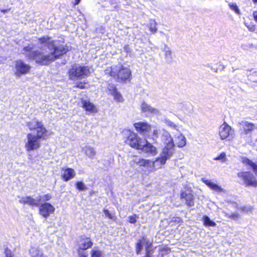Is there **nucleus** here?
Returning <instances> with one entry per match:
<instances>
[{
  "instance_id": "obj_6",
  "label": "nucleus",
  "mask_w": 257,
  "mask_h": 257,
  "mask_svg": "<svg viewBox=\"0 0 257 257\" xmlns=\"http://www.w3.org/2000/svg\"><path fill=\"white\" fill-rule=\"evenodd\" d=\"M122 134L126 144L132 148L139 149L140 144H142L144 139L140 138L137 134L128 130H123Z\"/></svg>"
},
{
  "instance_id": "obj_30",
  "label": "nucleus",
  "mask_w": 257,
  "mask_h": 257,
  "mask_svg": "<svg viewBox=\"0 0 257 257\" xmlns=\"http://www.w3.org/2000/svg\"><path fill=\"white\" fill-rule=\"evenodd\" d=\"M91 257H104V253L101 250L94 248L91 251Z\"/></svg>"
},
{
  "instance_id": "obj_44",
  "label": "nucleus",
  "mask_w": 257,
  "mask_h": 257,
  "mask_svg": "<svg viewBox=\"0 0 257 257\" xmlns=\"http://www.w3.org/2000/svg\"><path fill=\"white\" fill-rule=\"evenodd\" d=\"M5 254L6 257H13L14 253L12 252V251L8 248L6 249Z\"/></svg>"
},
{
  "instance_id": "obj_28",
  "label": "nucleus",
  "mask_w": 257,
  "mask_h": 257,
  "mask_svg": "<svg viewBox=\"0 0 257 257\" xmlns=\"http://www.w3.org/2000/svg\"><path fill=\"white\" fill-rule=\"evenodd\" d=\"M242 162L245 165L249 166L251 167L253 172L257 176V165L253 163L252 161L248 159L244 158L243 159Z\"/></svg>"
},
{
  "instance_id": "obj_49",
  "label": "nucleus",
  "mask_w": 257,
  "mask_h": 257,
  "mask_svg": "<svg viewBox=\"0 0 257 257\" xmlns=\"http://www.w3.org/2000/svg\"><path fill=\"white\" fill-rule=\"evenodd\" d=\"M241 209L243 211L248 212L251 211L252 208L250 206H243Z\"/></svg>"
},
{
  "instance_id": "obj_24",
  "label": "nucleus",
  "mask_w": 257,
  "mask_h": 257,
  "mask_svg": "<svg viewBox=\"0 0 257 257\" xmlns=\"http://www.w3.org/2000/svg\"><path fill=\"white\" fill-rule=\"evenodd\" d=\"M29 254L31 257H47L38 246H32L29 249Z\"/></svg>"
},
{
  "instance_id": "obj_19",
  "label": "nucleus",
  "mask_w": 257,
  "mask_h": 257,
  "mask_svg": "<svg viewBox=\"0 0 257 257\" xmlns=\"http://www.w3.org/2000/svg\"><path fill=\"white\" fill-rule=\"evenodd\" d=\"M174 136V142L176 145L179 148L184 147L186 144V140L185 137L178 130L174 132H172Z\"/></svg>"
},
{
  "instance_id": "obj_48",
  "label": "nucleus",
  "mask_w": 257,
  "mask_h": 257,
  "mask_svg": "<svg viewBox=\"0 0 257 257\" xmlns=\"http://www.w3.org/2000/svg\"><path fill=\"white\" fill-rule=\"evenodd\" d=\"M245 26L247 27L249 31L253 32L255 30V26L253 25H247L245 24Z\"/></svg>"
},
{
  "instance_id": "obj_31",
  "label": "nucleus",
  "mask_w": 257,
  "mask_h": 257,
  "mask_svg": "<svg viewBox=\"0 0 257 257\" xmlns=\"http://www.w3.org/2000/svg\"><path fill=\"white\" fill-rule=\"evenodd\" d=\"M182 109L185 113H190L192 111L193 108L192 105L190 103L186 102L182 104Z\"/></svg>"
},
{
  "instance_id": "obj_43",
  "label": "nucleus",
  "mask_w": 257,
  "mask_h": 257,
  "mask_svg": "<svg viewBox=\"0 0 257 257\" xmlns=\"http://www.w3.org/2000/svg\"><path fill=\"white\" fill-rule=\"evenodd\" d=\"M78 254L79 257H87V253L81 249H78Z\"/></svg>"
},
{
  "instance_id": "obj_38",
  "label": "nucleus",
  "mask_w": 257,
  "mask_h": 257,
  "mask_svg": "<svg viewBox=\"0 0 257 257\" xmlns=\"http://www.w3.org/2000/svg\"><path fill=\"white\" fill-rule=\"evenodd\" d=\"M229 6L230 8V9L234 11L236 13H237V14H240V11L236 4L230 3L229 4Z\"/></svg>"
},
{
  "instance_id": "obj_39",
  "label": "nucleus",
  "mask_w": 257,
  "mask_h": 257,
  "mask_svg": "<svg viewBox=\"0 0 257 257\" xmlns=\"http://www.w3.org/2000/svg\"><path fill=\"white\" fill-rule=\"evenodd\" d=\"M226 216L232 219H237L239 217V214L237 212L232 213L231 214L226 213Z\"/></svg>"
},
{
  "instance_id": "obj_35",
  "label": "nucleus",
  "mask_w": 257,
  "mask_h": 257,
  "mask_svg": "<svg viewBox=\"0 0 257 257\" xmlns=\"http://www.w3.org/2000/svg\"><path fill=\"white\" fill-rule=\"evenodd\" d=\"M111 95L113 96L114 99L117 102H122L123 100L122 95L117 91L113 92V93L111 94Z\"/></svg>"
},
{
  "instance_id": "obj_3",
  "label": "nucleus",
  "mask_w": 257,
  "mask_h": 257,
  "mask_svg": "<svg viewBox=\"0 0 257 257\" xmlns=\"http://www.w3.org/2000/svg\"><path fill=\"white\" fill-rule=\"evenodd\" d=\"M47 137V134H36L32 133L27 135L25 143V148L27 152L35 151L41 147V139L45 140Z\"/></svg>"
},
{
  "instance_id": "obj_10",
  "label": "nucleus",
  "mask_w": 257,
  "mask_h": 257,
  "mask_svg": "<svg viewBox=\"0 0 257 257\" xmlns=\"http://www.w3.org/2000/svg\"><path fill=\"white\" fill-rule=\"evenodd\" d=\"M219 135L221 140L228 139L230 140L233 137L234 131L226 122H224L219 128Z\"/></svg>"
},
{
  "instance_id": "obj_7",
  "label": "nucleus",
  "mask_w": 257,
  "mask_h": 257,
  "mask_svg": "<svg viewBox=\"0 0 257 257\" xmlns=\"http://www.w3.org/2000/svg\"><path fill=\"white\" fill-rule=\"evenodd\" d=\"M175 153L174 147L169 145L167 147H164L159 156L154 161L155 165L161 167L165 164L167 160L170 159Z\"/></svg>"
},
{
  "instance_id": "obj_4",
  "label": "nucleus",
  "mask_w": 257,
  "mask_h": 257,
  "mask_svg": "<svg viewBox=\"0 0 257 257\" xmlns=\"http://www.w3.org/2000/svg\"><path fill=\"white\" fill-rule=\"evenodd\" d=\"M39 43L45 44L49 50L52 51V53L56 55V59H58L60 56L65 54L69 51V47L66 45L56 46L54 41L48 37L40 38L39 39Z\"/></svg>"
},
{
  "instance_id": "obj_13",
  "label": "nucleus",
  "mask_w": 257,
  "mask_h": 257,
  "mask_svg": "<svg viewBox=\"0 0 257 257\" xmlns=\"http://www.w3.org/2000/svg\"><path fill=\"white\" fill-rule=\"evenodd\" d=\"M15 75L20 76L28 73L31 69L30 65L26 64L22 60H18L15 62Z\"/></svg>"
},
{
  "instance_id": "obj_29",
  "label": "nucleus",
  "mask_w": 257,
  "mask_h": 257,
  "mask_svg": "<svg viewBox=\"0 0 257 257\" xmlns=\"http://www.w3.org/2000/svg\"><path fill=\"white\" fill-rule=\"evenodd\" d=\"M146 243L147 244V245H149V243H150V242H147L146 239L144 238H143V239H140L139 241V242L137 243L136 251L137 254H139L141 252V250L143 249V245Z\"/></svg>"
},
{
  "instance_id": "obj_32",
  "label": "nucleus",
  "mask_w": 257,
  "mask_h": 257,
  "mask_svg": "<svg viewBox=\"0 0 257 257\" xmlns=\"http://www.w3.org/2000/svg\"><path fill=\"white\" fill-rule=\"evenodd\" d=\"M203 220L204 224L206 226H215L216 225V223L212 220H211L207 216L203 217Z\"/></svg>"
},
{
  "instance_id": "obj_15",
  "label": "nucleus",
  "mask_w": 257,
  "mask_h": 257,
  "mask_svg": "<svg viewBox=\"0 0 257 257\" xmlns=\"http://www.w3.org/2000/svg\"><path fill=\"white\" fill-rule=\"evenodd\" d=\"M134 125L140 134L144 136H147L151 131V125L146 122L140 121L135 123Z\"/></svg>"
},
{
  "instance_id": "obj_37",
  "label": "nucleus",
  "mask_w": 257,
  "mask_h": 257,
  "mask_svg": "<svg viewBox=\"0 0 257 257\" xmlns=\"http://www.w3.org/2000/svg\"><path fill=\"white\" fill-rule=\"evenodd\" d=\"M214 160L220 161L221 162H225L226 160V154L225 153H221L218 157L214 159Z\"/></svg>"
},
{
  "instance_id": "obj_51",
  "label": "nucleus",
  "mask_w": 257,
  "mask_h": 257,
  "mask_svg": "<svg viewBox=\"0 0 257 257\" xmlns=\"http://www.w3.org/2000/svg\"><path fill=\"white\" fill-rule=\"evenodd\" d=\"M77 87L78 88H79L80 89H83L84 88V85L82 84V83H79L77 85Z\"/></svg>"
},
{
  "instance_id": "obj_50",
  "label": "nucleus",
  "mask_w": 257,
  "mask_h": 257,
  "mask_svg": "<svg viewBox=\"0 0 257 257\" xmlns=\"http://www.w3.org/2000/svg\"><path fill=\"white\" fill-rule=\"evenodd\" d=\"M253 17L254 21L257 22V11H254L253 13Z\"/></svg>"
},
{
  "instance_id": "obj_20",
  "label": "nucleus",
  "mask_w": 257,
  "mask_h": 257,
  "mask_svg": "<svg viewBox=\"0 0 257 257\" xmlns=\"http://www.w3.org/2000/svg\"><path fill=\"white\" fill-rule=\"evenodd\" d=\"M201 181L214 191H216L218 193L226 192V191L224 189L221 188V186L214 183L211 180L207 179L205 178H202L201 179Z\"/></svg>"
},
{
  "instance_id": "obj_36",
  "label": "nucleus",
  "mask_w": 257,
  "mask_h": 257,
  "mask_svg": "<svg viewBox=\"0 0 257 257\" xmlns=\"http://www.w3.org/2000/svg\"><path fill=\"white\" fill-rule=\"evenodd\" d=\"M76 187L77 189L80 191L86 190L87 188L85 184L82 181H78L76 183Z\"/></svg>"
},
{
  "instance_id": "obj_53",
  "label": "nucleus",
  "mask_w": 257,
  "mask_h": 257,
  "mask_svg": "<svg viewBox=\"0 0 257 257\" xmlns=\"http://www.w3.org/2000/svg\"><path fill=\"white\" fill-rule=\"evenodd\" d=\"M180 220V218H179V217H177V218H176V220H175V221H179V220Z\"/></svg>"
},
{
  "instance_id": "obj_23",
  "label": "nucleus",
  "mask_w": 257,
  "mask_h": 257,
  "mask_svg": "<svg viewBox=\"0 0 257 257\" xmlns=\"http://www.w3.org/2000/svg\"><path fill=\"white\" fill-rule=\"evenodd\" d=\"M181 197L185 199L187 205H193V195L190 190L186 189L185 191H183L181 194Z\"/></svg>"
},
{
  "instance_id": "obj_42",
  "label": "nucleus",
  "mask_w": 257,
  "mask_h": 257,
  "mask_svg": "<svg viewBox=\"0 0 257 257\" xmlns=\"http://www.w3.org/2000/svg\"><path fill=\"white\" fill-rule=\"evenodd\" d=\"M109 94H111L113 92L117 91L116 87L113 85L109 84L108 86Z\"/></svg>"
},
{
  "instance_id": "obj_11",
  "label": "nucleus",
  "mask_w": 257,
  "mask_h": 257,
  "mask_svg": "<svg viewBox=\"0 0 257 257\" xmlns=\"http://www.w3.org/2000/svg\"><path fill=\"white\" fill-rule=\"evenodd\" d=\"M140 110L142 113H146V114L148 116H159L161 114L159 109L152 107L151 105L145 101L141 102L140 104Z\"/></svg>"
},
{
  "instance_id": "obj_2",
  "label": "nucleus",
  "mask_w": 257,
  "mask_h": 257,
  "mask_svg": "<svg viewBox=\"0 0 257 257\" xmlns=\"http://www.w3.org/2000/svg\"><path fill=\"white\" fill-rule=\"evenodd\" d=\"M105 73L120 82H130L132 78L131 69L120 64L107 68Z\"/></svg>"
},
{
  "instance_id": "obj_46",
  "label": "nucleus",
  "mask_w": 257,
  "mask_h": 257,
  "mask_svg": "<svg viewBox=\"0 0 257 257\" xmlns=\"http://www.w3.org/2000/svg\"><path fill=\"white\" fill-rule=\"evenodd\" d=\"M129 218V222L131 223H134L136 222V215H134L133 216H130L128 217Z\"/></svg>"
},
{
  "instance_id": "obj_54",
  "label": "nucleus",
  "mask_w": 257,
  "mask_h": 257,
  "mask_svg": "<svg viewBox=\"0 0 257 257\" xmlns=\"http://www.w3.org/2000/svg\"><path fill=\"white\" fill-rule=\"evenodd\" d=\"M254 3H257V0H252Z\"/></svg>"
},
{
  "instance_id": "obj_9",
  "label": "nucleus",
  "mask_w": 257,
  "mask_h": 257,
  "mask_svg": "<svg viewBox=\"0 0 257 257\" xmlns=\"http://www.w3.org/2000/svg\"><path fill=\"white\" fill-rule=\"evenodd\" d=\"M238 178L241 179L246 186L255 187L257 181L253 175L250 172H241L237 173Z\"/></svg>"
},
{
  "instance_id": "obj_52",
  "label": "nucleus",
  "mask_w": 257,
  "mask_h": 257,
  "mask_svg": "<svg viewBox=\"0 0 257 257\" xmlns=\"http://www.w3.org/2000/svg\"><path fill=\"white\" fill-rule=\"evenodd\" d=\"M81 0H75V5H77L79 4Z\"/></svg>"
},
{
  "instance_id": "obj_18",
  "label": "nucleus",
  "mask_w": 257,
  "mask_h": 257,
  "mask_svg": "<svg viewBox=\"0 0 257 257\" xmlns=\"http://www.w3.org/2000/svg\"><path fill=\"white\" fill-rule=\"evenodd\" d=\"M76 172L75 170L70 168H63L62 169L61 178L65 182H67L75 177Z\"/></svg>"
},
{
  "instance_id": "obj_17",
  "label": "nucleus",
  "mask_w": 257,
  "mask_h": 257,
  "mask_svg": "<svg viewBox=\"0 0 257 257\" xmlns=\"http://www.w3.org/2000/svg\"><path fill=\"white\" fill-rule=\"evenodd\" d=\"M81 105L82 108L89 113H95L98 112L96 106L89 99L82 98L81 100Z\"/></svg>"
},
{
  "instance_id": "obj_22",
  "label": "nucleus",
  "mask_w": 257,
  "mask_h": 257,
  "mask_svg": "<svg viewBox=\"0 0 257 257\" xmlns=\"http://www.w3.org/2000/svg\"><path fill=\"white\" fill-rule=\"evenodd\" d=\"M241 124L242 126L241 132V135L242 137H245V136L247 135L254 129L257 128L256 125L247 121H243Z\"/></svg>"
},
{
  "instance_id": "obj_8",
  "label": "nucleus",
  "mask_w": 257,
  "mask_h": 257,
  "mask_svg": "<svg viewBox=\"0 0 257 257\" xmlns=\"http://www.w3.org/2000/svg\"><path fill=\"white\" fill-rule=\"evenodd\" d=\"M26 126L30 131L36 130V134H47L48 131L42 122L37 119L27 122Z\"/></svg>"
},
{
  "instance_id": "obj_27",
  "label": "nucleus",
  "mask_w": 257,
  "mask_h": 257,
  "mask_svg": "<svg viewBox=\"0 0 257 257\" xmlns=\"http://www.w3.org/2000/svg\"><path fill=\"white\" fill-rule=\"evenodd\" d=\"M82 150L88 157L90 159L94 158L96 155V151L93 147L90 146H86L83 148Z\"/></svg>"
},
{
  "instance_id": "obj_34",
  "label": "nucleus",
  "mask_w": 257,
  "mask_h": 257,
  "mask_svg": "<svg viewBox=\"0 0 257 257\" xmlns=\"http://www.w3.org/2000/svg\"><path fill=\"white\" fill-rule=\"evenodd\" d=\"M38 199L39 200V203L41 201H46L50 200L52 196L50 194H47L44 195H40L37 197Z\"/></svg>"
},
{
  "instance_id": "obj_5",
  "label": "nucleus",
  "mask_w": 257,
  "mask_h": 257,
  "mask_svg": "<svg viewBox=\"0 0 257 257\" xmlns=\"http://www.w3.org/2000/svg\"><path fill=\"white\" fill-rule=\"evenodd\" d=\"M68 74L71 80L81 79L90 75V68L87 66L75 64L69 70Z\"/></svg>"
},
{
  "instance_id": "obj_26",
  "label": "nucleus",
  "mask_w": 257,
  "mask_h": 257,
  "mask_svg": "<svg viewBox=\"0 0 257 257\" xmlns=\"http://www.w3.org/2000/svg\"><path fill=\"white\" fill-rule=\"evenodd\" d=\"M93 244L92 241L89 238H82L80 239L78 242V249H81L84 250L90 248Z\"/></svg>"
},
{
  "instance_id": "obj_25",
  "label": "nucleus",
  "mask_w": 257,
  "mask_h": 257,
  "mask_svg": "<svg viewBox=\"0 0 257 257\" xmlns=\"http://www.w3.org/2000/svg\"><path fill=\"white\" fill-rule=\"evenodd\" d=\"M162 140L165 145L164 147H167L169 145L170 146L172 145V147H175L173 139L168 132H165L163 133L162 136Z\"/></svg>"
},
{
  "instance_id": "obj_21",
  "label": "nucleus",
  "mask_w": 257,
  "mask_h": 257,
  "mask_svg": "<svg viewBox=\"0 0 257 257\" xmlns=\"http://www.w3.org/2000/svg\"><path fill=\"white\" fill-rule=\"evenodd\" d=\"M19 202L21 204H27L32 207H38L39 205L38 197L33 198V197L29 196H24L20 198Z\"/></svg>"
},
{
  "instance_id": "obj_45",
  "label": "nucleus",
  "mask_w": 257,
  "mask_h": 257,
  "mask_svg": "<svg viewBox=\"0 0 257 257\" xmlns=\"http://www.w3.org/2000/svg\"><path fill=\"white\" fill-rule=\"evenodd\" d=\"M151 245V243H149V245L146 247V254L145 255V257H151L152 253L150 251V250L149 249V247Z\"/></svg>"
},
{
  "instance_id": "obj_33",
  "label": "nucleus",
  "mask_w": 257,
  "mask_h": 257,
  "mask_svg": "<svg viewBox=\"0 0 257 257\" xmlns=\"http://www.w3.org/2000/svg\"><path fill=\"white\" fill-rule=\"evenodd\" d=\"M149 29L152 33H155L156 32L157 29L156 28V22L155 20H150Z\"/></svg>"
},
{
  "instance_id": "obj_47",
  "label": "nucleus",
  "mask_w": 257,
  "mask_h": 257,
  "mask_svg": "<svg viewBox=\"0 0 257 257\" xmlns=\"http://www.w3.org/2000/svg\"><path fill=\"white\" fill-rule=\"evenodd\" d=\"M104 213L105 215L110 219L112 218V215L109 213V211L107 209H104Z\"/></svg>"
},
{
  "instance_id": "obj_1",
  "label": "nucleus",
  "mask_w": 257,
  "mask_h": 257,
  "mask_svg": "<svg viewBox=\"0 0 257 257\" xmlns=\"http://www.w3.org/2000/svg\"><path fill=\"white\" fill-rule=\"evenodd\" d=\"M40 51H32L34 48L33 44L29 45L24 47L22 53L24 54L29 59L35 60L36 63L41 65H47L56 60L55 54L52 51L47 49V47L44 44H41Z\"/></svg>"
},
{
  "instance_id": "obj_41",
  "label": "nucleus",
  "mask_w": 257,
  "mask_h": 257,
  "mask_svg": "<svg viewBox=\"0 0 257 257\" xmlns=\"http://www.w3.org/2000/svg\"><path fill=\"white\" fill-rule=\"evenodd\" d=\"M165 56L167 60L170 61L171 60L172 53L171 51L169 49V48H167V49L165 50Z\"/></svg>"
},
{
  "instance_id": "obj_14",
  "label": "nucleus",
  "mask_w": 257,
  "mask_h": 257,
  "mask_svg": "<svg viewBox=\"0 0 257 257\" xmlns=\"http://www.w3.org/2000/svg\"><path fill=\"white\" fill-rule=\"evenodd\" d=\"M139 150H141L144 153L152 156L156 155L158 153L156 148L145 139H144L142 144H140Z\"/></svg>"
},
{
  "instance_id": "obj_12",
  "label": "nucleus",
  "mask_w": 257,
  "mask_h": 257,
  "mask_svg": "<svg viewBox=\"0 0 257 257\" xmlns=\"http://www.w3.org/2000/svg\"><path fill=\"white\" fill-rule=\"evenodd\" d=\"M131 165L134 164L138 165L141 167H146L148 168H152L155 166L154 161L150 160H146L142 158L141 157L133 156L130 161Z\"/></svg>"
},
{
  "instance_id": "obj_16",
  "label": "nucleus",
  "mask_w": 257,
  "mask_h": 257,
  "mask_svg": "<svg viewBox=\"0 0 257 257\" xmlns=\"http://www.w3.org/2000/svg\"><path fill=\"white\" fill-rule=\"evenodd\" d=\"M55 207L49 203H45L42 204L39 207L40 214L45 217L48 218L51 214L55 211Z\"/></svg>"
},
{
  "instance_id": "obj_40",
  "label": "nucleus",
  "mask_w": 257,
  "mask_h": 257,
  "mask_svg": "<svg viewBox=\"0 0 257 257\" xmlns=\"http://www.w3.org/2000/svg\"><path fill=\"white\" fill-rule=\"evenodd\" d=\"M164 122L168 125L170 127H172L175 128V131L177 130V125L174 124L173 122H172L171 120L168 119H165Z\"/></svg>"
}]
</instances>
